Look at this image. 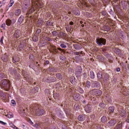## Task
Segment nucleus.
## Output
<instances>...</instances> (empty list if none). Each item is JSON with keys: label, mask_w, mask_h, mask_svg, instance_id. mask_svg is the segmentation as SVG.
<instances>
[{"label": "nucleus", "mask_w": 129, "mask_h": 129, "mask_svg": "<svg viewBox=\"0 0 129 129\" xmlns=\"http://www.w3.org/2000/svg\"><path fill=\"white\" fill-rule=\"evenodd\" d=\"M38 38H37V39L38 40Z\"/></svg>", "instance_id": "obj_62"}, {"label": "nucleus", "mask_w": 129, "mask_h": 129, "mask_svg": "<svg viewBox=\"0 0 129 129\" xmlns=\"http://www.w3.org/2000/svg\"><path fill=\"white\" fill-rule=\"evenodd\" d=\"M109 109L110 112H113L114 110V107L113 106L110 107L109 108Z\"/></svg>", "instance_id": "obj_19"}, {"label": "nucleus", "mask_w": 129, "mask_h": 129, "mask_svg": "<svg viewBox=\"0 0 129 129\" xmlns=\"http://www.w3.org/2000/svg\"><path fill=\"white\" fill-rule=\"evenodd\" d=\"M5 26H6V24L5 23L3 24L2 25V27H5Z\"/></svg>", "instance_id": "obj_42"}, {"label": "nucleus", "mask_w": 129, "mask_h": 129, "mask_svg": "<svg viewBox=\"0 0 129 129\" xmlns=\"http://www.w3.org/2000/svg\"><path fill=\"white\" fill-rule=\"evenodd\" d=\"M81 2V4H83L84 2V0H79Z\"/></svg>", "instance_id": "obj_38"}, {"label": "nucleus", "mask_w": 129, "mask_h": 129, "mask_svg": "<svg viewBox=\"0 0 129 129\" xmlns=\"http://www.w3.org/2000/svg\"><path fill=\"white\" fill-rule=\"evenodd\" d=\"M0 123L3 124V125H6L7 124L6 123L4 122L3 121L0 120Z\"/></svg>", "instance_id": "obj_35"}, {"label": "nucleus", "mask_w": 129, "mask_h": 129, "mask_svg": "<svg viewBox=\"0 0 129 129\" xmlns=\"http://www.w3.org/2000/svg\"><path fill=\"white\" fill-rule=\"evenodd\" d=\"M97 76L98 78L100 79L102 77L101 74L100 73H98L97 74Z\"/></svg>", "instance_id": "obj_24"}, {"label": "nucleus", "mask_w": 129, "mask_h": 129, "mask_svg": "<svg viewBox=\"0 0 129 129\" xmlns=\"http://www.w3.org/2000/svg\"><path fill=\"white\" fill-rule=\"evenodd\" d=\"M115 123V121L113 120H110L107 123V124L109 126H112L114 125Z\"/></svg>", "instance_id": "obj_9"}, {"label": "nucleus", "mask_w": 129, "mask_h": 129, "mask_svg": "<svg viewBox=\"0 0 129 129\" xmlns=\"http://www.w3.org/2000/svg\"><path fill=\"white\" fill-rule=\"evenodd\" d=\"M92 87H97L99 86V84L98 82L95 81H92L91 82Z\"/></svg>", "instance_id": "obj_6"}, {"label": "nucleus", "mask_w": 129, "mask_h": 129, "mask_svg": "<svg viewBox=\"0 0 129 129\" xmlns=\"http://www.w3.org/2000/svg\"><path fill=\"white\" fill-rule=\"evenodd\" d=\"M96 40L97 43L100 45H102L103 44L104 45L105 41L103 39L97 38Z\"/></svg>", "instance_id": "obj_4"}, {"label": "nucleus", "mask_w": 129, "mask_h": 129, "mask_svg": "<svg viewBox=\"0 0 129 129\" xmlns=\"http://www.w3.org/2000/svg\"><path fill=\"white\" fill-rule=\"evenodd\" d=\"M90 73V77L92 79H94V78L95 76L94 73L92 71H91Z\"/></svg>", "instance_id": "obj_15"}, {"label": "nucleus", "mask_w": 129, "mask_h": 129, "mask_svg": "<svg viewBox=\"0 0 129 129\" xmlns=\"http://www.w3.org/2000/svg\"><path fill=\"white\" fill-rule=\"evenodd\" d=\"M114 51L115 53H117L119 52L120 51V50L118 48H116L114 49Z\"/></svg>", "instance_id": "obj_22"}, {"label": "nucleus", "mask_w": 129, "mask_h": 129, "mask_svg": "<svg viewBox=\"0 0 129 129\" xmlns=\"http://www.w3.org/2000/svg\"><path fill=\"white\" fill-rule=\"evenodd\" d=\"M110 29L109 26H105V31H108L110 30Z\"/></svg>", "instance_id": "obj_27"}, {"label": "nucleus", "mask_w": 129, "mask_h": 129, "mask_svg": "<svg viewBox=\"0 0 129 129\" xmlns=\"http://www.w3.org/2000/svg\"><path fill=\"white\" fill-rule=\"evenodd\" d=\"M33 110H35V112L36 114L38 116L42 115L44 113L43 110L39 108V106L37 104H35L34 106V107L32 108Z\"/></svg>", "instance_id": "obj_2"}, {"label": "nucleus", "mask_w": 129, "mask_h": 129, "mask_svg": "<svg viewBox=\"0 0 129 129\" xmlns=\"http://www.w3.org/2000/svg\"><path fill=\"white\" fill-rule=\"evenodd\" d=\"M120 70V69L119 68H118L116 69V71H117L118 72H119Z\"/></svg>", "instance_id": "obj_37"}, {"label": "nucleus", "mask_w": 129, "mask_h": 129, "mask_svg": "<svg viewBox=\"0 0 129 129\" xmlns=\"http://www.w3.org/2000/svg\"><path fill=\"white\" fill-rule=\"evenodd\" d=\"M18 33H15L14 34H13V35L14 37L16 38H18L19 36V35L18 34Z\"/></svg>", "instance_id": "obj_23"}, {"label": "nucleus", "mask_w": 129, "mask_h": 129, "mask_svg": "<svg viewBox=\"0 0 129 129\" xmlns=\"http://www.w3.org/2000/svg\"><path fill=\"white\" fill-rule=\"evenodd\" d=\"M8 117L9 118L12 117H13V115L12 113L10 112L7 114Z\"/></svg>", "instance_id": "obj_20"}, {"label": "nucleus", "mask_w": 129, "mask_h": 129, "mask_svg": "<svg viewBox=\"0 0 129 129\" xmlns=\"http://www.w3.org/2000/svg\"><path fill=\"white\" fill-rule=\"evenodd\" d=\"M83 23V22L82 21H80V23L81 24H82V23Z\"/></svg>", "instance_id": "obj_50"}, {"label": "nucleus", "mask_w": 129, "mask_h": 129, "mask_svg": "<svg viewBox=\"0 0 129 129\" xmlns=\"http://www.w3.org/2000/svg\"><path fill=\"white\" fill-rule=\"evenodd\" d=\"M103 104H103L102 103H100V106L102 107V105Z\"/></svg>", "instance_id": "obj_45"}, {"label": "nucleus", "mask_w": 129, "mask_h": 129, "mask_svg": "<svg viewBox=\"0 0 129 129\" xmlns=\"http://www.w3.org/2000/svg\"><path fill=\"white\" fill-rule=\"evenodd\" d=\"M27 16V17H28V16H26V17Z\"/></svg>", "instance_id": "obj_64"}, {"label": "nucleus", "mask_w": 129, "mask_h": 129, "mask_svg": "<svg viewBox=\"0 0 129 129\" xmlns=\"http://www.w3.org/2000/svg\"><path fill=\"white\" fill-rule=\"evenodd\" d=\"M6 22L7 25L10 26L11 24V21L10 19H8L6 20Z\"/></svg>", "instance_id": "obj_14"}, {"label": "nucleus", "mask_w": 129, "mask_h": 129, "mask_svg": "<svg viewBox=\"0 0 129 129\" xmlns=\"http://www.w3.org/2000/svg\"><path fill=\"white\" fill-rule=\"evenodd\" d=\"M83 103H85V101H83Z\"/></svg>", "instance_id": "obj_57"}, {"label": "nucleus", "mask_w": 129, "mask_h": 129, "mask_svg": "<svg viewBox=\"0 0 129 129\" xmlns=\"http://www.w3.org/2000/svg\"><path fill=\"white\" fill-rule=\"evenodd\" d=\"M75 95H74V96H73V98H74V99H75V100H76L77 101V100H78V98L77 99V98H75V97H76V96H75Z\"/></svg>", "instance_id": "obj_41"}, {"label": "nucleus", "mask_w": 129, "mask_h": 129, "mask_svg": "<svg viewBox=\"0 0 129 129\" xmlns=\"http://www.w3.org/2000/svg\"><path fill=\"white\" fill-rule=\"evenodd\" d=\"M73 13L76 15H79L80 14V12L77 10H74L73 11Z\"/></svg>", "instance_id": "obj_17"}, {"label": "nucleus", "mask_w": 129, "mask_h": 129, "mask_svg": "<svg viewBox=\"0 0 129 129\" xmlns=\"http://www.w3.org/2000/svg\"><path fill=\"white\" fill-rule=\"evenodd\" d=\"M11 103L13 105H15L16 104V102L15 101L13 100H12L11 101Z\"/></svg>", "instance_id": "obj_29"}, {"label": "nucleus", "mask_w": 129, "mask_h": 129, "mask_svg": "<svg viewBox=\"0 0 129 129\" xmlns=\"http://www.w3.org/2000/svg\"><path fill=\"white\" fill-rule=\"evenodd\" d=\"M79 91L81 93H82L83 92V91L82 90V89L80 88Z\"/></svg>", "instance_id": "obj_34"}, {"label": "nucleus", "mask_w": 129, "mask_h": 129, "mask_svg": "<svg viewBox=\"0 0 129 129\" xmlns=\"http://www.w3.org/2000/svg\"><path fill=\"white\" fill-rule=\"evenodd\" d=\"M22 18L21 17H20L19 18V19H18V21H21H21H22Z\"/></svg>", "instance_id": "obj_43"}, {"label": "nucleus", "mask_w": 129, "mask_h": 129, "mask_svg": "<svg viewBox=\"0 0 129 129\" xmlns=\"http://www.w3.org/2000/svg\"><path fill=\"white\" fill-rule=\"evenodd\" d=\"M22 46V44H20L19 45V47H21Z\"/></svg>", "instance_id": "obj_51"}, {"label": "nucleus", "mask_w": 129, "mask_h": 129, "mask_svg": "<svg viewBox=\"0 0 129 129\" xmlns=\"http://www.w3.org/2000/svg\"><path fill=\"white\" fill-rule=\"evenodd\" d=\"M14 3V2H11V3H10L9 4V7H10L12 6L13 4Z\"/></svg>", "instance_id": "obj_30"}, {"label": "nucleus", "mask_w": 129, "mask_h": 129, "mask_svg": "<svg viewBox=\"0 0 129 129\" xmlns=\"http://www.w3.org/2000/svg\"><path fill=\"white\" fill-rule=\"evenodd\" d=\"M43 21L41 20H38L37 22V25L39 26H41L42 24Z\"/></svg>", "instance_id": "obj_16"}, {"label": "nucleus", "mask_w": 129, "mask_h": 129, "mask_svg": "<svg viewBox=\"0 0 129 129\" xmlns=\"http://www.w3.org/2000/svg\"><path fill=\"white\" fill-rule=\"evenodd\" d=\"M12 2H14V1H13V0H11L10 2V3Z\"/></svg>", "instance_id": "obj_49"}, {"label": "nucleus", "mask_w": 129, "mask_h": 129, "mask_svg": "<svg viewBox=\"0 0 129 129\" xmlns=\"http://www.w3.org/2000/svg\"><path fill=\"white\" fill-rule=\"evenodd\" d=\"M103 12H102V14H103Z\"/></svg>", "instance_id": "obj_61"}, {"label": "nucleus", "mask_w": 129, "mask_h": 129, "mask_svg": "<svg viewBox=\"0 0 129 129\" xmlns=\"http://www.w3.org/2000/svg\"><path fill=\"white\" fill-rule=\"evenodd\" d=\"M71 12H68V14H71Z\"/></svg>", "instance_id": "obj_48"}, {"label": "nucleus", "mask_w": 129, "mask_h": 129, "mask_svg": "<svg viewBox=\"0 0 129 129\" xmlns=\"http://www.w3.org/2000/svg\"><path fill=\"white\" fill-rule=\"evenodd\" d=\"M81 26H82V27H84V24H82V25H81Z\"/></svg>", "instance_id": "obj_52"}, {"label": "nucleus", "mask_w": 129, "mask_h": 129, "mask_svg": "<svg viewBox=\"0 0 129 129\" xmlns=\"http://www.w3.org/2000/svg\"><path fill=\"white\" fill-rule=\"evenodd\" d=\"M1 6H2V5L1 4V3H0V7H1Z\"/></svg>", "instance_id": "obj_59"}, {"label": "nucleus", "mask_w": 129, "mask_h": 129, "mask_svg": "<svg viewBox=\"0 0 129 129\" xmlns=\"http://www.w3.org/2000/svg\"><path fill=\"white\" fill-rule=\"evenodd\" d=\"M128 69L129 70V65H128Z\"/></svg>", "instance_id": "obj_60"}, {"label": "nucleus", "mask_w": 129, "mask_h": 129, "mask_svg": "<svg viewBox=\"0 0 129 129\" xmlns=\"http://www.w3.org/2000/svg\"><path fill=\"white\" fill-rule=\"evenodd\" d=\"M24 111H25V110L24 109H23V110H22V112H23V113L24 112Z\"/></svg>", "instance_id": "obj_54"}, {"label": "nucleus", "mask_w": 129, "mask_h": 129, "mask_svg": "<svg viewBox=\"0 0 129 129\" xmlns=\"http://www.w3.org/2000/svg\"><path fill=\"white\" fill-rule=\"evenodd\" d=\"M30 123L31 124H33V123L31 122V121H30Z\"/></svg>", "instance_id": "obj_46"}, {"label": "nucleus", "mask_w": 129, "mask_h": 129, "mask_svg": "<svg viewBox=\"0 0 129 129\" xmlns=\"http://www.w3.org/2000/svg\"><path fill=\"white\" fill-rule=\"evenodd\" d=\"M46 62L47 64H48V63L49 61H46Z\"/></svg>", "instance_id": "obj_56"}, {"label": "nucleus", "mask_w": 129, "mask_h": 129, "mask_svg": "<svg viewBox=\"0 0 129 129\" xmlns=\"http://www.w3.org/2000/svg\"><path fill=\"white\" fill-rule=\"evenodd\" d=\"M2 59L3 61L6 62L8 60V56L6 55H4L2 56Z\"/></svg>", "instance_id": "obj_13"}, {"label": "nucleus", "mask_w": 129, "mask_h": 129, "mask_svg": "<svg viewBox=\"0 0 129 129\" xmlns=\"http://www.w3.org/2000/svg\"><path fill=\"white\" fill-rule=\"evenodd\" d=\"M32 6L28 12V14L34 12L35 10H39V9L42 8L43 6L42 2L38 0H31Z\"/></svg>", "instance_id": "obj_1"}, {"label": "nucleus", "mask_w": 129, "mask_h": 129, "mask_svg": "<svg viewBox=\"0 0 129 129\" xmlns=\"http://www.w3.org/2000/svg\"><path fill=\"white\" fill-rule=\"evenodd\" d=\"M21 10L20 9H18L16 10L15 12V14L16 16H19L21 13Z\"/></svg>", "instance_id": "obj_11"}, {"label": "nucleus", "mask_w": 129, "mask_h": 129, "mask_svg": "<svg viewBox=\"0 0 129 129\" xmlns=\"http://www.w3.org/2000/svg\"><path fill=\"white\" fill-rule=\"evenodd\" d=\"M104 117H103L101 118V121L103 122H105V120L104 119Z\"/></svg>", "instance_id": "obj_33"}, {"label": "nucleus", "mask_w": 129, "mask_h": 129, "mask_svg": "<svg viewBox=\"0 0 129 129\" xmlns=\"http://www.w3.org/2000/svg\"><path fill=\"white\" fill-rule=\"evenodd\" d=\"M86 75V74L85 73H84L83 74V75L85 76V75Z\"/></svg>", "instance_id": "obj_58"}, {"label": "nucleus", "mask_w": 129, "mask_h": 129, "mask_svg": "<svg viewBox=\"0 0 129 129\" xmlns=\"http://www.w3.org/2000/svg\"><path fill=\"white\" fill-rule=\"evenodd\" d=\"M58 49L59 50H62L61 49V48H58Z\"/></svg>", "instance_id": "obj_47"}, {"label": "nucleus", "mask_w": 129, "mask_h": 129, "mask_svg": "<svg viewBox=\"0 0 129 129\" xmlns=\"http://www.w3.org/2000/svg\"><path fill=\"white\" fill-rule=\"evenodd\" d=\"M69 24L70 25H73V22L72 21H71L70 22Z\"/></svg>", "instance_id": "obj_44"}, {"label": "nucleus", "mask_w": 129, "mask_h": 129, "mask_svg": "<svg viewBox=\"0 0 129 129\" xmlns=\"http://www.w3.org/2000/svg\"><path fill=\"white\" fill-rule=\"evenodd\" d=\"M41 32V30L40 29H38L36 32Z\"/></svg>", "instance_id": "obj_39"}, {"label": "nucleus", "mask_w": 129, "mask_h": 129, "mask_svg": "<svg viewBox=\"0 0 129 129\" xmlns=\"http://www.w3.org/2000/svg\"><path fill=\"white\" fill-rule=\"evenodd\" d=\"M78 119L80 121H83L85 119V116L84 115H80L79 116Z\"/></svg>", "instance_id": "obj_10"}, {"label": "nucleus", "mask_w": 129, "mask_h": 129, "mask_svg": "<svg viewBox=\"0 0 129 129\" xmlns=\"http://www.w3.org/2000/svg\"><path fill=\"white\" fill-rule=\"evenodd\" d=\"M22 49V48L20 49V50H21V49Z\"/></svg>", "instance_id": "obj_63"}, {"label": "nucleus", "mask_w": 129, "mask_h": 129, "mask_svg": "<svg viewBox=\"0 0 129 129\" xmlns=\"http://www.w3.org/2000/svg\"><path fill=\"white\" fill-rule=\"evenodd\" d=\"M79 57L78 56H76L75 57V58H78Z\"/></svg>", "instance_id": "obj_53"}, {"label": "nucleus", "mask_w": 129, "mask_h": 129, "mask_svg": "<svg viewBox=\"0 0 129 129\" xmlns=\"http://www.w3.org/2000/svg\"><path fill=\"white\" fill-rule=\"evenodd\" d=\"M60 46L62 48H64L66 47V46L64 44H61L60 45Z\"/></svg>", "instance_id": "obj_28"}, {"label": "nucleus", "mask_w": 129, "mask_h": 129, "mask_svg": "<svg viewBox=\"0 0 129 129\" xmlns=\"http://www.w3.org/2000/svg\"><path fill=\"white\" fill-rule=\"evenodd\" d=\"M56 78L59 79H61L62 78V76L60 74H56Z\"/></svg>", "instance_id": "obj_21"}, {"label": "nucleus", "mask_w": 129, "mask_h": 129, "mask_svg": "<svg viewBox=\"0 0 129 129\" xmlns=\"http://www.w3.org/2000/svg\"><path fill=\"white\" fill-rule=\"evenodd\" d=\"M93 94L98 96L100 95L101 93V91L98 89H94L92 90Z\"/></svg>", "instance_id": "obj_5"}, {"label": "nucleus", "mask_w": 129, "mask_h": 129, "mask_svg": "<svg viewBox=\"0 0 129 129\" xmlns=\"http://www.w3.org/2000/svg\"><path fill=\"white\" fill-rule=\"evenodd\" d=\"M53 23L52 22H51L50 20H48L46 23V26L47 27H50V26H53L52 25L53 24Z\"/></svg>", "instance_id": "obj_12"}, {"label": "nucleus", "mask_w": 129, "mask_h": 129, "mask_svg": "<svg viewBox=\"0 0 129 129\" xmlns=\"http://www.w3.org/2000/svg\"><path fill=\"white\" fill-rule=\"evenodd\" d=\"M18 61V59H14V58H13V63H15L17 61Z\"/></svg>", "instance_id": "obj_32"}, {"label": "nucleus", "mask_w": 129, "mask_h": 129, "mask_svg": "<svg viewBox=\"0 0 129 129\" xmlns=\"http://www.w3.org/2000/svg\"><path fill=\"white\" fill-rule=\"evenodd\" d=\"M48 79L49 81H47L48 82H53L55 81V79L53 77H51L50 78H49V79Z\"/></svg>", "instance_id": "obj_18"}, {"label": "nucleus", "mask_w": 129, "mask_h": 129, "mask_svg": "<svg viewBox=\"0 0 129 129\" xmlns=\"http://www.w3.org/2000/svg\"><path fill=\"white\" fill-rule=\"evenodd\" d=\"M10 84L9 81L5 79L3 80L2 81L1 87L4 89L8 91L10 88Z\"/></svg>", "instance_id": "obj_3"}, {"label": "nucleus", "mask_w": 129, "mask_h": 129, "mask_svg": "<svg viewBox=\"0 0 129 129\" xmlns=\"http://www.w3.org/2000/svg\"><path fill=\"white\" fill-rule=\"evenodd\" d=\"M78 68L79 69V71H76L75 73L77 77H79L81 73V68L80 66H78Z\"/></svg>", "instance_id": "obj_8"}, {"label": "nucleus", "mask_w": 129, "mask_h": 129, "mask_svg": "<svg viewBox=\"0 0 129 129\" xmlns=\"http://www.w3.org/2000/svg\"><path fill=\"white\" fill-rule=\"evenodd\" d=\"M84 108L85 111L87 113L90 112L91 111V106L90 105L85 106Z\"/></svg>", "instance_id": "obj_7"}, {"label": "nucleus", "mask_w": 129, "mask_h": 129, "mask_svg": "<svg viewBox=\"0 0 129 129\" xmlns=\"http://www.w3.org/2000/svg\"><path fill=\"white\" fill-rule=\"evenodd\" d=\"M105 21L106 22H107L108 21V20H107V19H105Z\"/></svg>", "instance_id": "obj_55"}, {"label": "nucleus", "mask_w": 129, "mask_h": 129, "mask_svg": "<svg viewBox=\"0 0 129 129\" xmlns=\"http://www.w3.org/2000/svg\"><path fill=\"white\" fill-rule=\"evenodd\" d=\"M86 86L88 88L90 86V82L89 81H87L86 83Z\"/></svg>", "instance_id": "obj_25"}, {"label": "nucleus", "mask_w": 129, "mask_h": 129, "mask_svg": "<svg viewBox=\"0 0 129 129\" xmlns=\"http://www.w3.org/2000/svg\"><path fill=\"white\" fill-rule=\"evenodd\" d=\"M113 1L112 2V3L114 4V3H116L118 1V0H113Z\"/></svg>", "instance_id": "obj_36"}, {"label": "nucleus", "mask_w": 129, "mask_h": 129, "mask_svg": "<svg viewBox=\"0 0 129 129\" xmlns=\"http://www.w3.org/2000/svg\"><path fill=\"white\" fill-rule=\"evenodd\" d=\"M3 37H2L1 38V39L0 40V42L1 43V44H2L3 43Z\"/></svg>", "instance_id": "obj_31"}, {"label": "nucleus", "mask_w": 129, "mask_h": 129, "mask_svg": "<svg viewBox=\"0 0 129 129\" xmlns=\"http://www.w3.org/2000/svg\"><path fill=\"white\" fill-rule=\"evenodd\" d=\"M34 126L36 127H37L38 126V124L37 123H35V124Z\"/></svg>", "instance_id": "obj_40"}, {"label": "nucleus", "mask_w": 129, "mask_h": 129, "mask_svg": "<svg viewBox=\"0 0 129 129\" xmlns=\"http://www.w3.org/2000/svg\"><path fill=\"white\" fill-rule=\"evenodd\" d=\"M82 52H75L74 53L75 55H79L80 56V54H82Z\"/></svg>", "instance_id": "obj_26"}]
</instances>
